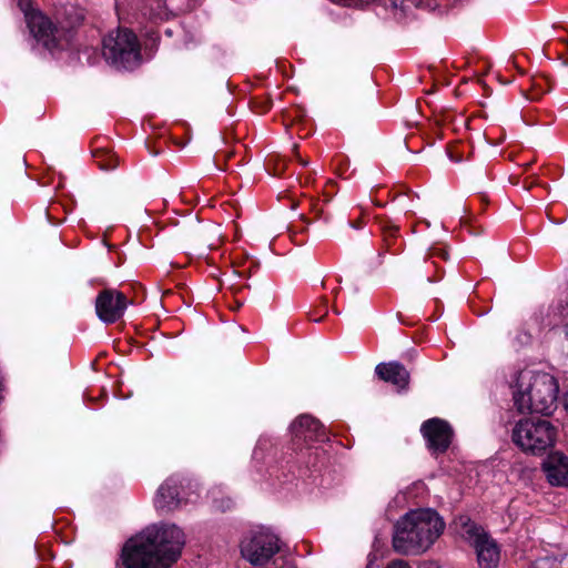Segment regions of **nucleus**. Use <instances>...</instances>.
<instances>
[{
  "label": "nucleus",
  "mask_w": 568,
  "mask_h": 568,
  "mask_svg": "<svg viewBox=\"0 0 568 568\" xmlns=\"http://www.w3.org/2000/svg\"><path fill=\"white\" fill-rule=\"evenodd\" d=\"M184 544V534L178 526H150L125 542L123 565L125 568H170L179 559Z\"/></svg>",
  "instance_id": "obj_1"
},
{
  "label": "nucleus",
  "mask_w": 568,
  "mask_h": 568,
  "mask_svg": "<svg viewBox=\"0 0 568 568\" xmlns=\"http://www.w3.org/2000/svg\"><path fill=\"white\" fill-rule=\"evenodd\" d=\"M444 528L445 523L435 510H412L396 523L393 547L402 555L419 554L435 542Z\"/></svg>",
  "instance_id": "obj_2"
},
{
  "label": "nucleus",
  "mask_w": 568,
  "mask_h": 568,
  "mask_svg": "<svg viewBox=\"0 0 568 568\" xmlns=\"http://www.w3.org/2000/svg\"><path fill=\"white\" fill-rule=\"evenodd\" d=\"M558 383L547 373H521L514 392V405L519 413L550 415L557 407Z\"/></svg>",
  "instance_id": "obj_3"
},
{
  "label": "nucleus",
  "mask_w": 568,
  "mask_h": 568,
  "mask_svg": "<svg viewBox=\"0 0 568 568\" xmlns=\"http://www.w3.org/2000/svg\"><path fill=\"white\" fill-rule=\"evenodd\" d=\"M557 428L548 419L540 417L521 418L511 432L513 443L521 452L542 455L555 445Z\"/></svg>",
  "instance_id": "obj_4"
},
{
  "label": "nucleus",
  "mask_w": 568,
  "mask_h": 568,
  "mask_svg": "<svg viewBox=\"0 0 568 568\" xmlns=\"http://www.w3.org/2000/svg\"><path fill=\"white\" fill-rule=\"evenodd\" d=\"M102 53L116 68L132 69L139 64L141 53L136 36L128 29H118L103 39Z\"/></svg>",
  "instance_id": "obj_5"
},
{
  "label": "nucleus",
  "mask_w": 568,
  "mask_h": 568,
  "mask_svg": "<svg viewBox=\"0 0 568 568\" xmlns=\"http://www.w3.org/2000/svg\"><path fill=\"white\" fill-rule=\"evenodd\" d=\"M281 550L280 538L270 530L251 532L241 541V554L253 568L276 558Z\"/></svg>",
  "instance_id": "obj_6"
},
{
  "label": "nucleus",
  "mask_w": 568,
  "mask_h": 568,
  "mask_svg": "<svg viewBox=\"0 0 568 568\" xmlns=\"http://www.w3.org/2000/svg\"><path fill=\"white\" fill-rule=\"evenodd\" d=\"M466 534L473 539L479 567L496 568L500 559V549L496 540L475 524L467 526Z\"/></svg>",
  "instance_id": "obj_7"
},
{
  "label": "nucleus",
  "mask_w": 568,
  "mask_h": 568,
  "mask_svg": "<svg viewBox=\"0 0 568 568\" xmlns=\"http://www.w3.org/2000/svg\"><path fill=\"white\" fill-rule=\"evenodd\" d=\"M129 305L128 297L120 291L105 288L95 298V312L105 324L119 321Z\"/></svg>",
  "instance_id": "obj_8"
},
{
  "label": "nucleus",
  "mask_w": 568,
  "mask_h": 568,
  "mask_svg": "<svg viewBox=\"0 0 568 568\" xmlns=\"http://www.w3.org/2000/svg\"><path fill=\"white\" fill-rule=\"evenodd\" d=\"M420 430L434 454L445 453L452 444L454 432L446 420L430 418L423 423Z\"/></svg>",
  "instance_id": "obj_9"
},
{
  "label": "nucleus",
  "mask_w": 568,
  "mask_h": 568,
  "mask_svg": "<svg viewBox=\"0 0 568 568\" xmlns=\"http://www.w3.org/2000/svg\"><path fill=\"white\" fill-rule=\"evenodd\" d=\"M30 32L41 42L48 50L59 47L61 31L52 23V21L41 12L33 11L27 16Z\"/></svg>",
  "instance_id": "obj_10"
},
{
  "label": "nucleus",
  "mask_w": 568,
  "mask_h": 568,
  "mask_svg": "<svg viewBox=\"0 0 568 568\" xmlns=\"http://www.w3.org/2000/svg\"><path fill=\"white\" fill-rule=\"evenodd\" d=\"M294 445L302 443L324 442L327 439L325 427L311 415H301L291 425Z\"/></svg>",
  "instance_id": "obj_11"
},
{
  "label": "nucleus",
  "mask_w": 568,
  "mask_h": 568,
  "mask_svg": "<svg viewBox=\"0 0 568 568\" xmlns=\"http://www.w3.org/2000/svg\"><path fill=\"white\" fill-rule=\"evenodd\" d=\"M182 480L178 476L169 477L158 489L154 505L163 513L178 509L182 504Z\"/></svg>",
  "instance_id": "obj_12"
},
{
  "label": "nucleus",
  "mask_w": 568,
  "mask_h": 568,
  "mask_svg": "<svg viewBox=\"0 0 568 568\" xmlns=\"http://www.w3.org/2000/svg\"><path fill=\"white\" fill-rule=\"evenodd\" d=\"M542 470L551 486H568V457L555 452L542 462Z\"/></svg>",
  "instance_id": "obj_13"
},
{
  "label": "nucleus",
  "mask_w": 568,
  "mask_h": 568,
  "mask_svg": "<svg viewBox=\"0 0 568 568\" xmlns=\"http://www.w3.org/2000/svg\"><path fill=\"white\" fill-rule=\"evenodd\" d=\"M379 379L390 383L398 389H406L409 384V373L399 362L379 363L375 367Z\"/></svg>",
  "instance_id": "obj_14"
},
{
  "label": "nucleus",
  "mask_w": 568,
  "mask_h": 568,
  "mask_svg": "<svg viewBox=\"0 0 568 568\" xmlns=\"http://www.w3.org/2000/svg\"><path fill=\"white\" fill-rule=\"evenodd\" d=\"M94 161L103 171H111L119 165L118 158L106 149H97L92 152Z\"/></svg>",
  "instance_id": "obj_15"
},
{
  "label": "nucleus",
  "mask_w": 568,
  "mask_h": 568,
  "mask_svg": "<svg viewBox=\"0 0 568 568\" xmlns=\"http://www.w3.org/2000/svg\"><path fill=\"white\" fill-rule=\"evenodd\" d=\"M423 0H386V4L390 6L394 9H400L405 11L410 7L417 8Z\"/></svg>",
  "instance_id": "obj_16"
},
{
  "label": "nucleus",
  "mask_w": 568,
  "mask_h": 568,
  "mask_svg": "<svg viewBox=\"0 0 568 568\" xmlns=\"http://www.w3.org/2000/svg\"><path fill=\"white\" fill-rule=\"evenodd\" d=\"M383 232V241L387 247V250L390 248L392 241L396 239L398 233V227L396 225H385L382 230Z\"/></svg>",
  "instance_id": "obj_17"
},
{
  "label": "nucleus",
  "mask_w": 568,
  "mask_h": 568,
  "mask_svg": "<svg viewBox=\"0 0 568 568\" xmlns=\"http://www.w3.org/2000/svg\"><path fill=\"white\" fill-rule=\"evenodd\" d=\"M552 561L548 558H542L536 560L534 564H531L528 568H551Z\"/></svg>",
  "instance_id": "obj_18"
},
{
  "label": "nucleus",
  "mask_w": 568,
  "mask_h": 568,
  "mask_svg": "<svg viewBox=\"0 0 568 568\" xmlns=\"http://www.w3.org/2000/svg\"><path fill=\"white\" fill-rule=\"evenodd\" d=\"M386 568H410V566L406 561H404L402 559H397V560L390 561L386 566Z\"/></svg>",
  "instance_id": "obj_19"
},
{
  "label": "nucleus",
  "mask_w": 568,
  "mask_h": 568,
  "mask_svg": "<svg viewBox=\"0 0 568 568\" xmlns=\"http://www.w3.org/2000/svg\"><path fill=\"white\" fill-rule=\"evenodd\" d=\"M432 255H433V256H434V255H438V256H440L442 258L446 260V258H447L448 253H447L445 250H443V248H433V251H432Z\"/></svg>",
  "instance_id": "obj_20"
},
{
  "label": "nucleus",
  "mask_w": 568,
  "mask_h": 568,
  "mask_svg": "<svg viewBox=\"0 0 568 568\" xmlns=\"http://www.w3.org/2000/svg\"><path fill=\"white\" fill-rule=\"evenodd\" d=\"M419 568H437V566L434 562H424Z\"/></svg>",
  "instance_id": "obj_21"
},
{
  "label": "nucleus",
  "mask_w": 568,
  "mask_h": 568,
  "mask_svg": "<svg viewBox=\"0 0 568 568\" xmlns=\"http://www.w3.org/2000/svg\"><path fill=\"white\" fill-rule=\"evenodd\" d=\"M348 224H349L351 227H354V229H359V226H361V222L359 221L349 222Z\"/></svg>",
  "instance_id": "obj_22"
},
{
  "label": "nucleus",
  "mask_w": 568,
  "mask_h": 568,
  "mask_svg": "<svg viewBox=\"0 0 568 568\" xmlns=\"http://www.w3.org/2000/svg\"><path fill=\"white\" fill-rule=\"evenodd\" d=\"M298 159H300V162H301V164H302V165H304V166H305V165H307V164H308V162H307V161L302 160L301 158H298Z\"/></svg>",
  "instance_id": "obj_23"
},
{
  "label": "nucleus",
  "mask_w": 568,
  "mask_h": 568,
  "mask_svg": "<svg viewBox=\"0 0 568 568\" xmlns=\"http://www.w3.org/2000/svg\"><path fill=\"white\" fill-rule=\"evenodd\" d=\"M565 336H566V339L568 341V325L565 327Z\"/></svg>",
  "instance_id": "obj_24"
},
{
  "label": "nucleus",
  "mask_w": 568,
  "mask_h": 568,
  "mask_svg": "<svg viewBox=\"0 0 568 568\" xmlns=\"http://www.w3.org/2000/svg\"><path fill=\"white\" fill-rule=\"evenodd\" d=\"M566 406H567V409H568V397H567V404H566Z\"/></svg>",
  "instance_id": "obj_25"
}]
</instances>
